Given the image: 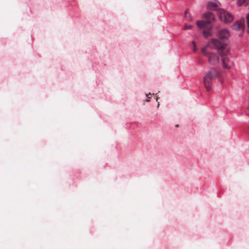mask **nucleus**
<instances>
[{"label":"nucleus","mask_w":249,"mask_h":249,"mask_svg":"<svg viewBox=\"0 0 249 249\" xmlns=\"http://www.w3.org/2000/svg\"><path fill=\"white\" fill-rule=\"evenodd\" d=\"M217 36L218 39H213L210 43V45L213 48L218 51L223 50L227 44L221 39H228L230 36L229 31L225 28L219 30L217 31Z\"/></svg>","instance_id":"1"},{"label":"nucleus","mask_w":249,"mask_h":249,"mask_svg":"<svg viewBox=\"0 0 249 249\" xmlns=\"http://www.w3.org/2000/svg\"><path fill=\"white\" fill-rule=\"evenodd\" d=\"M218 75V72L215 69H213L211 71H208L205 74L203 77V83L208 91L211 90V84L213 79L217 77Z\"/></svg>","instance_id":"2"},{"label":"nucleus","mask_w":249,"mask_h":249,"mask_svg":"<svg viewBox=\"0 0 249 249\" xmlns=\"http://www.w3.org/2000/svg\"><path fill=\"white\" fill-rule=\"evenodd\" d=\"M234 35L236 34L238 36H241L244 33L245 29V20L242 19L234 22Z\"/></svg>","instance_id":"3"},{"label":"nucleus","mask_w":249,"mask_h":249,"mask_svg":"<svg viewBox=\"0 0 249 249\" xmlns=\"http://www.w3.org/2000/svg\"><path fill=\"white\" fill-rule=\"evenodd\" d=\"M219 18L220 20L225 23L231 22L233 19L232 15L225 11L219 13Z\"/></svg>","instance_id":"4"},{"label":"nucleus","mask_w":249,"mask_h":249,"mask_svg":"<svg viewBox=\"0 0 249 249\" xmlns=\"http://www.w3.org/2000/svg\"><path fill=\"white\" fill-rule=\"evenodd\" d=\"M207 57L211 65H216L219 62L220 56L217 53H210Z\"/></svg>","instance_id":"5"},{"label":"nucleus","mask_w":249,"mask_h":249,"mask_svg":"<svg viewBox=\"0 0 249 249\" xmlns=\"http://www.w3.org/2000/svg\"><path fill=\"white\" fill-rule=\"evenodd\" d=\"M204 18L209 24L213 23L215 19L214 15L211 12L207 11L204 14Z\"/></svg>","instance_id":"6"},{"label":"nucleus","mask_w":249,"mask_h":249,"mask_svg":"<svg viewBox=\"0 0 249 249\" xmlns=\"http://www.w3.org/2000/svg\"><path fill=\"white\" fill-rule=\"evenodd\" d=\"M222 61L223 67L226 69H229L231 67V65L233 64V61H230L229 62L226 63L227 57L226 56H224L222 58Z\"/></svg>","instance_id":"7"},{"label":"nucleus","mask_w":249,"mask_h":249,"mask_svg":"<svg viewBox=\"0 0 249 249\" xmlns=\"http://www.w3.org/2000/svg\"><path fill=\"white\" fill-rule=\"evenodd\" d=\"M218 7V5L214 2H209L207 4L208 8L211 10H216Z\"/></svg>","instance_id":"8"},{"label":"nucleus","mask_w":249,"mask_h":249,"mask_svg":"<svg viewBox=\"0 0 249 249\" xmlns=\"http://www.w3.org/2000/svg\"><path fill=\"white\" fill-rule=\"evenodd\" d=\"M236 4L239 6H241L243 4L247 6L249 4V0H237Z\"/></svg>","instance_id":"9"},{"label":"nucleus","mask_w":249,"mask_h":249,"mask_svg":"<svg viewBox=\"0 0 249 249\" xmlns=\"http://www.w3.org/2000/svg\"><path fill=\"white\" fill-rule=\"evenodd\" d=\"M207 24H209L206 20H199L196 22L197 26L200 28L205 27Z\"/></svg>","instance_id":"10"},{"label":"nucleus","mask_w":249,"mask_h":249,"mask_svg":"<svg viewBox=\"0 0 249 249\" xmlns=\"http://www.w3.org/2000/svg\"><path fill=\"white\" fill-rule=\"evenodd\" d=\"M201 52L205 56L208 57V55L210 53L207 51L206 47H204L201 49Z\"/></svg>","instance_id":"11"},{"label":"nucleus","mask_w":249,"mask_h":249,"mask_svg":"<svg viewBox=\"0 0 249 249\" xmlns=\"http://www.w3.org/2000/svg\"><path fill=\"white\" fill-rule=\"evenodd\" d=\"M203 35L206 38H208L211 36V33L209 31H204L203 32Z\"/></svg>","instance_id":"12"},{"label":"nucleus","mask_w":249,"mask_h":249,"mask_svg":"<svg viewBox=\"0 0 249 249\" xmlns=\"http://www.w3.org/2000/svg\"><path fill=\"white\" fill-rule=\"evenodd\" d=\"M189 15L188 10L187 9L185 12V17L186 18H187L188 20H190L191 19V18L188 16Z\"/></svg>","instance_id":"13"},{"label":"nucleus","mask_w":249,"mask_h":249,"mask_svg":"<svg viewBox=\"0 0 249 249\" xmlns=\"http://www.w3.org/2000/svg\"><path fill=\"white\" fill-rule=\"evenodd\" d=\"M192 43H193V44L194 45L193 51H194V52H195L196 51V50H197V49H196V45L195 42L194 41H192Z\"/></svg>","instance_id":"14"},{"label":"nucleus","mask_w":249,"mask_h":249,"mask_svg":"<svg viewBox=\"0 0 249 249\" xmlns=\"http://www.w3.org/2000/svg\"><path fill=\"white\" fill-rule=\"evenodd\" d=\"M192 27H193L192 25H189V26L185 25L184 28L185 30H187V29H191Z\"/></svg>","instance_id":"15"},{"label":"nucleus","mask_w":249,"mask_h":249,"mask_svg":"<svg viewBox=\"0 0 249 249\" xmlns=\"http://www.w3.org/2000/svg\"><path fill=\"white\" fill-rule=\"evenodd\" d=\"M247 20L248 28L249 29V14H248L247 15Z\"/></svg>","instance_id":"16"},{"label":"nucleus","mask_w":249,"mask_h":249,"mask_svg":"<svg viewBox=\"0 0 249 249\" xmlns=\"http://www.w3.org/2000/svg\"><path fill=\"white\" fill-rule=\"evenodd\" d=\"M145 101H146V102H149V101H150V99H149H149H146V100H145Z\"/></svg>","instance_id":"17"},{"label":"nucleus","mask_w":249,"mask_h":249,"mask_svg":"<svg viewBox=\"0 0 249 249\" xmlns=\"http://www.w3.org/2000/svg\"><path fill=\"white\" fill-rule=\"evenodd\" d=\"M160 106V104L159 103H158V107H159V106Z\"/></svg>","instance_id":"18"},{"label":"nucleus","mask_w":249,"mask_h":249,"mask_svg":"<svg viewBox=\"0 0 249 249\" xmlns=\"http://www.w3.org/2000/svg\"><path fill=\"white\" fill-rule=\"evenodd\" d=\"M148 94H146V96L147 97H148Z\"/></svg>","instance_id":"19"},{"label":"nucleus","mask_w":249,"mask_h":249,"mask_svg":"<svg viewBox=\"0 0 249 249\" xmlns=\"http://www.w3.org/2000/svg\"><path fill=\"white\" fill-rule=\"evenodd\" d=\"M248 33L249 34V30H248Z\"/></svg>","instance_id":"20"}]
</instances>
